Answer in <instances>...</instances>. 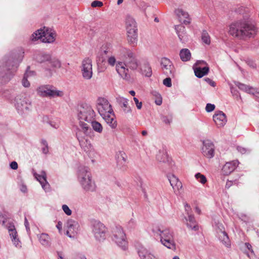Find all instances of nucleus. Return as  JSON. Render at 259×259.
<instances>
[{
  "instance_id": "nucleus-1",
  "label": "nucleus",
  "mask_w": 259,
  "mask_h": 259,
  "mask_svg": "<svg viewBox=\"0 0 259 259\" xmlns=\"http://www.w3.org/2000/svg\"><path fill=\"white\" fill-rule=\"evenodd\" d=\"M22 48L11 52L0 61V84L9 81L24 57Z\"/></svg>"
},
{
  "instance_id": "nucleus-2",
  "label": "nucleus",
  "mask_w": 259,
  "mask_h": 259,
  "mask_svg": "<svg viewBox=\"0 0 259 259\" xmlns=\"http://www.w3.org/2000/svg\"><path fill=\"white\" fill-rule=\"evenodd\" d=\"M256 28L248 20H241L232 23L229 27V33L240 39L253 37L256 33Z\"/></svg>"
},
{
  "instance_id": "nucleus-3",
  "label": "nucleus",
  "mask_w": 259,
  "mask_h": 259,
  "mask_svg": "<svg viewBox=\"0 0 259 259\" xmlns=\"http://www.w3.org/2000/svg\"><path fill=\"white\" fill-rule=\"evenodd\" d=\"M95 116V112L92 107L87 104H81L78 109L77 117L79 120V125L83 131L84 134L88 133L90 125L83 121L90 123Z\"/></svg>"
},
{
  "instance_id": "nucleus-4",
  "label": "nucleus",
  "mask_w": 259,
  "mask_h": 259,
  "mask_svg": "<svg viewBox=\"0 0 259 259\" xmlns=\"http://www.w3.org/2000/svg\"><path fill=\"white\" fill-rule=\"evenodd\" d=\"M138 67V61L136 57L131 60H127L125 63L118 62L116 65V70L123 79L128 80L131 78V75L127 67L135 70L137 69Z\"/></svg>"
},
{
  "instance_id": "nucleus-5",
  "label": "nucleus",
  "mask_w": 259,
  "mask_h": 259,
  "mask_svg": "<svg viewBox=\"0 0 259 259\" xmlns=\"http://www.w3.org/2000/svg\"><path fill=\"white\" fill-rule=\"evenodd\" d=\"M153 232L160 237V242L169 249H175L176 244L174 239V233L169 229H161L159 227L153 229Z\"/></svg>"
},
{
  "instance_id": "nucleus-6",
  "label": "nucleus",
  "mask_w": 259,
  "mask_h": 259,
  "mask_svg": "<svg viewBox=\"0 0 259 259\" xmlns=\"http://www.w3.org/2000/svg\"><path fill=\"white\" fill-rule=\"evenodd\" d=\"M55 33L54 30L44 27L34 32L31 37L32 41L40 39L43 42L51 43L55 40Z\"/></svg>"
},
{
  "instance_id": "nucleus-7",
  "label": "nucleus",
  "mask_w": 259,
  "mask_h": 259,
  "mask_svg": "<svg viewBox=\"0 0 259 259\" xmlns=\"http://www.w3.org/2000/svg\"><path fill=\"white\" fill-rule=\"evenodd\" d=\"M125 26L128 42L131 45L135 46L137 42V28L135 20L131 16L126 17Z\"/></svg>"
},
{
  "instance_id": "nucleus-8",
  "label": "nucleus",
  "mask_w": 259,
  "mask_h": 259,
  "mask_svg": "<svg viewBox=\"0 0 259 259\" xmlns=\"http://www.w3.org/2000/svg\"><path fill=\"white\" fill-rule=\"evenodd\" d=\"M37 95L42 98H53L62 97L63 93L58 90L55 87L50 84L40 85L36 90Z\"/></svg>"
},
{
  "instance_id": "nucleus-9",
  "label": "nucleus",
  "mask_w": 259,
  "mask_h": 259,
  "mask_svg": "<svg viewBox=\"0 0 259 259\" xmlns=\"http://www.w3.org/2000/svg\"><path fill=\"white\" fill-rule=\"evenodd\" d=\"M112 240L123 250H126L128 247V242L125 234L120 226H116L113 228Z\"/></svg>"
},
{
  "instance_id": "nucleus-10",
  "label": "nucleus",
  "mask_w": 259,
  "mask_h": 259,
  "mask_svg": "<svg viewBox=\"0 0 259 259\" xmlns=\"http://www.w3.org/2000/svg\"><path fill=\"white\" fill-rule=\"evenodd\" d=\"M15 106L20 112H24L29 110L31 102L23 94L17 95L14 100Z\"/></svg>"
},
{
  "instance_id": "nucleus-11",
  "label": "nucleus",
  "mask_w": 259,
  "mask_h": 259,
  "mask_svg": "<svg viewBox=\"0 0 259 259\" xmlns=\"http://www.w3.org/2000/svg\"><path fill=\"white\" fill-rule=\"evenodd\" d=\"M92 232L96 239L99 241L104 240L106 238L107 228L102 223L94 221L92 225Z\"/></svg>"
},
{
  "instance_id": "nucleus-12",
  "label": "nucleus",
  "mask_w": 259,
  "mask_h": 259,
  "mask_svg": "<svg viewBox=\"0 0 259 259\" xmlns=\"http://www.w3.org/2000/svg\"><path fill=\"white\" fill-rule=\"evenodd\" d=\"M82 77L85 80L90 79L93 76L92 60L89 57L84 58L80 66Z\"/></svg>"
},
{
  "instance_id": "nucleus-13",
  "label": "nucleus",
  "mask_w": 259,
  "mask_h": 259,
  "mask_svg": "<svg viewBox=\"0 0 259 259\" xmlns=\"http://www.w3.org/2000/svg\"><path fill=\"white\" fill-rule=\"evenodd\" d=\"M195 75L198 78H201L207 75L209 71V67L207 63L203 60H198L193 66Z\"/></svg>"
},
{
  "instance_id": "nucleus-14",
  "label": "nucleus",
  "mask_w": 259,
  "mask_h": 259,
  "mask_svg": "<svg viewBox=\"0 0 259 259\" xmlns=\"http://www.w3.org/2000/svg\"><path fill=\"white\" fill-rule=\"evenodd\" d=\"M97 107L101 116L108 115L113 111L111 104L104 98L100 97L98 99Z\"/></svg>"
},
{
  "instance_id": "nucleus-15",
  "label": "nucleus",
  "mask_w": 259,
  "mask_h": 259,
  "mask_svg": "<svg viewBox=\"0 0 259 259\" xmlns=\"http://www.w3.org/2000/svg\"><path fill=\"white\" fill-rule=\"evenodd\" d=\"M160 66L162 72L167 76L174 77L175 68L172 62L167 58L163 57L160 60Z\"/></svg>"
},
{
  "instance_id": "nucleus-16",
  "label": "nucleus",
  "mask_w": 259,
  "mask_h": 259,
  "mask_svg": "<svg viewBox=\"0 0 259 259\" xmlns=\"http://www.w3.org/2000/svg\"><path fill=\"white\" fill-rule=\"evenodd\" d=\"M117 166L122 171L126 170L127 166V155L122 151H118L116 154Z\"/></svg>"
},
{
  "instance_id": "nucleus-17",
  "label": "nucleus",
  "mask_w": 259,
  "mask_h": 259,
  "mask_svg": "<svg viewBox=\"0 0 259 259\" xmlns=\"http://www.w3.org/2000/svg\"><path fill=\"white\" fill-rule=\"evenodd\" d=\"M79 225L74 220H68L65 225L66 235L70 238H74L77 233Z\"/></svg>"
},
{
  "instance_id": "nucleus-18",
  "label": "nucleus",
  "mask_w": 259,
  "mask_h": 259,
  "mask_svg": "<svg viewBox=\"0 0 259 259\" xmlns=\"http://www.w3.org/2000/svg\"><path fill=\"white\" fill-rule=\"evenodd\" d=\"M202 152L204 156L211 158L214 156V146L212 142L207 140L203 142V146L202 148Z\"/></svg>"
},
{
  "instance_id": "nucleus-19",
  "label": "nucleus",
  "mask_w": 259,
  "mask_h": 259,
  "mask_svg": "<svg viewBox=\"0 0 259 259\" xmlns=\"http://www.w3.org/2000/svg\"><path fill=\"white\" fill-rule=\"evenodd\" d=\"M213 120L218 127H223L227 122L226 114L221 111H217L213 116Z\"/></svg>"
},
{
  "instance_id": "nucleus-20",
  "label": "nucleus",
  "mask_w": 259,
  "mask_h": 259,
  "mask_svg": "<svg viewBox=\"0 0 259 259\" xmlns=\"http://www.w3.org/2000/svg\"><path fill=\"white\" fill-rule=\"evenodd\" d=\"M110 46L108 44L102 46L97 56L98 63H103L106 61L107 55L111 53Z\"/></svg>"
},
{
  "instance_id": "nucleus-21",
  "label": "nucleus",
  "mask_w": 259,
  "mask_h": 259,
  "mask_svg": "<svg viewBox=\"0 0 259 259\" xmlns=\"http://www.w3.org/2000/svg\"><path fill=\"white\" fill-rule=\"evenodd\" d=\"M175 13L179 18V21L185 25L190 24L191 19L188 13L182 9H178L175 11Z\"/></svg>"
},
{
  "instance_id": "nucleus-22",
  "label": "nucleus",
  "mask_w": 259,
  "mask_h": 259,
  "mask_svg": "<svg viewBox=\"0 0 259 259\" xmlns=\"http://www.w3.org/2000/svg\"><path fill=\"white\" fill-rule=\"evenodd\" d=\"M238 88L245 92L251 94L255 97L259 98V90L249 87L243 83L237 82L235 83Z\"/></svg>"
},
{
  "instance_id": "nucleus-23",
  "label": "nucleus",
  "mask_w": 259,
  "mask_h": 259,
  "mask_svg": "<svg viewBox=\"0 0 259 259\" xmlns=\"http://www.w3.org/2000/svg\"><path fill=\"white\" fill-rule=\"evenodd\" d=\"M138 253L141 259H158L156 256L143 246L138 248Z\"/></svg>"
},
{
  "instance_id": "nucleus-24",
  "label": "nucleus",
  "mask_w": 259,
  "mask_h": 259,
  "mask_svg": "<svg viewBox=\"0 0 259 259\" xmlns=\"http://www.w3.org/2000/svg\"><path fill=\"white\" fill-rule=\"evenodd\" d=\"M9 235L11 240L16 246H21V242L18 237V234L14 225L10 224L8 227Z\"/></svg>"
},
{
  "instance_id": "nucleus-25",
  "label": "nucleus",
  "mask_w": 259,
  "mask_h": 259,
  "mask_svg": "<svg viewBox=\"0 0 259 259\" xmlns=\"http://www.w3.org/2000/svg\"><path fill=\"white\" fill-rule=\"evenodd\" d=\"M238 164V160L226 162L222 169V172L224 175H229L236 169Z\"/></svg>"
},
{
  "instance_id": "nucleus-26",
  "label": "nucleus",
  "mask_w": 259,
  "mask_h": 259,
  "mask_svg": "<svg viewBox=\"0 0 259 259\" xmlns=\"http://www.w3.org/2000/svg\"><path fill=\"white\" fill-rule=\"evenodd\" d=\"M175 28L180 40L183 43L186 42L188 40V35L186 33L185 27L179 24L176 25Z\"/></svg>"
},
{
  "instance_id": "nucleus-27",
  "label": "nucleus",
  "mask_w": 259,
  "mask_h": 259,
  "mask_svg": "<svg viewBox=\"0 0 259 259\" xmlns=\"http://www.w3.org/2000/svg\"><path fill=\"white\" fill-rule=\"evenodd\" d=\"M116 100L124 113L132 112V110L130 106L128 105V100L127 99L122 97H118L116 98Z\"/></svg>"
},
{
  "instance_id": "nucleus-28",
  "label": "nucleus",
  "mask_w": 259,
  "mask_h": 259,
  "mask_svg": "<svg viewBox=\"0 0 259 259\" xmlns=\"http://www.w3.org/2000/svg\"><path fill=\"white\" fill-rule=\"evenodd\" d=\"M140 72L146 77H149L152 74V70L149 63L144 61L140 66Z\"/></svg>"
},
{
  "instance_id": "nucleus-29",
  "label": "nucleus",
  "mask_w": 259,
  "mask_h": 259,
  "mask_svg": "<svg viewBox=\"0 0 259 259\" xmlns=\"http://www.w3.org/2000/svg\"><path fill=\"white\" fill-rule=\"evenodd\" d=\"M82 188L86 191H94L95 190L96 186L95 183L92 180V177L87 178L86 180L82 179L81 182H80Z\"/></svg>"
},
{
  "instance_id": "nucleus-30",
  "label": "nucleus",
  "mask_w": 259,
  "mask_h": 259,
  "mask_svg": "<svg viewBox=\"0 0 259 259\" xmlns=\"http://www.w3.org/2000/svg\"><path fill=\"white\" fill-rule=\"evenodd\" d=\"M91 174L89 171V168L85 166H80L78 170V179L80 182H81L82 178L83 180H86L87 178H91Z\"/></svg>"
},
{
  "instance_id": "nucleus-31",
  "label": "nucleus",
  "mask_w": 259,
  "mask_h": 259,
  "mask_svg": "<svg viewBox=\"0 0 259 259\" xmlns=\"http://www.w3.org/2000/svg\"><path fill=\"white\" fill-rule=\"evenodd\" d=\"M102 117L112 129H115L117 127V123L113 111L109 113L108 115H105Z\"/></svg>"
},
{
  "instance_id": "nucleus-32",
  "label": "nucleus",
  "mask_w": 259,
  "mask_h": 259,
  "mask_svg": "<svg viewBox=\"0 0 259 259\" xmlns=\"http://www.w3.org/2000/svg\"><path fill=\"white\" fill-rule=\"evenodd\" d=\"M188 218H185L186 221L187 222L186 225L187 227L192 230L197 231L198 230V226L197 222L195 219L194 216L191 214H188Z\"/></svg>"
},
{
  "instance_id": "nucleus-33",
  "label": "nucleus",
  "mask_w": 259,
  "mask_h": 259,
  "mask_svg": "<svg viewBox=\"0 0 259 259\" xmlns=\"http://www.w3.org/2000/svg\"><path fill=\"white\" fill-rule=\"evenodd\" d=\"M121 54L125 62L127 60H131L136 57L135 53L131 50L127 48H122L120 50Z\"/></svg>"
},
{
  "instance_id": "nucleus-34",
  "label": "nucleus",
  "mask_w": 259,
  "mask_h": 259,
  "mask_svg": "<svg viewBox=\"0 0 259 259\" xmlns=\"http://www.w3.org/2000/svg\"><path fill=\"white\" fill-rule=\"evenodd\" d=\"M156 159L159 162L166 163L169 162V157L166 150L164 148L162 150H159L156 155Z\"/></svg>"
},
{
  "instance_id": "nucleus-35",
  "label": "nucleus",
  "mask_w": 259,
  "mask_h": 259,
  "mask_svg": "<svg viewBox=\"0 0 259 259\" xmlns=\"http://www.w3.org/2000/svg\"><path fill=\"white\" fill-rule=\"evenodd\" d=\"M168 179L174 190H179L180 188L182 187L181 182L174 175H172L168 176Z\"/></svg>"
},
{
  "instance_id": "nucleus-36",
  "label": "nucleus",
  "mask_w": 259,
  "mask_h": 259,
  "mask_svg": "<svg viewBox=\"0 0 259 259\" xmlns=\"http://www.w3.org/2000/svg\"><path fill=\"white\" fill-rule=\"evenodd\" d=\"M42 172L44 175H37L36 176V178L40 183L42 188L46 191H48L50 190V185L47 181L46 173L44 171Z\"/></svg>"
},
{
  "instance_id": "nucleus-37",
  "label": "nucleus",
  "mask_w": 259,
  "mask_h": 259,
  "mask_svg": "<svg viewBox=\"0 0 259 259\" xmlns=\"http://www.w3.org/2000/svg\"><path fill=\"white\" fill-rule=\"evenodd\" d=\"M39 242L45 246H49L51 244L50 236L47 233H41L37 235Z\"/></svg>"
},
{
  "instance_id": "nucleus-38",
  "label": "nucleus",
  "mask_w": 259,
  "mask_h": 259,
  "mask_svg": "<svg viewBox=\"0 0 259 259\" xmlns=\"http://www.w3.org/2000/svg\"><path fill=\"white\" fill-rule=\"evenodd\" d=\"M181 60L183 62L188 61L191 57L190 51L188 49H182L179 54Z\"/></svg>"
},
{
  "instance_id": "nucleus-39",
  "label": "nucleus",
  "mask_w": 259,
  "mask_h": 259,
  "mask_svg": "<svg viewBox=\"0 0 259 259\" xmlns=\"http://www.w3.org/2000/svg\"><path fill=\"white\" fill-rule=\"evenodd\" d=\"M219 238L220 240L226 246L229 247L231 245L229 237L225 231H221L219 234Z\"/></svg>"
},
{
  "instance_id": "nucleus-40",
  "label": "nucleus",
  "mask_w": 259,
  "mask_h": 259,
  "mask_svg": "<svg viewBox=\"0 0 259 259\" xmlns=\"http://www.w3.org/2000/svg\"><path fill=\"white\" fill-rule=\"evenodd\" d=\"M29 67H28L27 68V70L25 73L24 75L23 78L22 80V85L25 87L27 88L30 86V83L27 80V78L30 76H32L35 75V72L29 71Z\"/></svg>"
},
{
  "instance_id": "nucleus-41",
  "label": "nucleus",
  "mask_w": 259,
  "mask_h": 259,
  "mask_svg": "<svg viewBox=\"0 0 259 259\" xmlns=\"http://www.w3.org/2000/svg\"><path fill=\"white\" fill-rule=\"evenodd\" d=\"M35 59L39 63L50 61L51 60V56L48 54L40 53L36 56Z\"/></svg>"
},
{
  "instance_id": "nucleus-42",
  "label": "nucleus",
  "mask_w": 259,
  "mask_h": 259,
  "mask_svg": "<svg viewBox=\"0 0 259 259\" xmlns=\"http://www.w3.org/2000/svg\"><path fill=\"white\" fill-rule=\"evenodd\" d=\"M93 130L99 133H101L103 131V127L100 123L93 120L90 121Z\"/></svg>"
},
{
  "instance_id": "nucleus-43",
  "label": "nucleus",
  "mask_w": 259,
  "mask_h": 259,
  "mask_svg": "<svg viewBox=\"0 0 259 259\" xmlns=\"http://www.w3.org/2000/svg\"><path fill=\"white\" fill-rule=\"evenodd\" d=\"M201 39L203 42L206 45H209L210 43V37L206 31H203L201 35Z\"/></svg>"
},
{
  "instance_id": "nucleus-44",
  "label": "nucleus",
  "mask_w": 259,
  "mask_h": 259,
  "mask_svg": "<svg viewBox=\"0 0 259 259\" xmlns=\"http://www.w3.org/2000/svg\"><path fill=\"white\" fill-rule=\"evenodd\" d=\"M195 177L196 179L202 184H204L207 182V179L205 176L203 175H202L200 172L197 173L195 175Z\"/></svg>"
},
{
  "instance_id": "nucleus-45",
  "label": "nucleus",
  "mask_w": 259,
  "mask_h": 259,
  "mask_svg": "<svg viewBox=\"0 0 259 259\" xmlns=\"http://www.w3.org/2000/svg\"><path fill=\"white\" fill-rule=\"evenodd\" d=\"M40 143L42 146H43L41 148L42 153L45 154H48L49 153V146L47 141L46 140L42 139Z\"/></svg>"
},
{
  "instance_id": "nucleus-46",
  "label": "nucleus",
  "mask_w": 259,
  "mask_h": 259,
  "mask_svg": "<svg viewBox=\"0 0 259 259\" xmlns=\"http://www.w3.org/2000/svg\"><path fill=\"white\" fill-rule=\"evenodd\" d=\"M78 135H79V133H77L76 134L77 139H78V140L79 141L80 146L81 147L83 148L84 149V150H86V149L85 148V147H87V149L89 148L86 145H85V142H87V143H88V140H85V141H84V139L79 137Z\"/></svg>"
},
{
  "instance_id": "nucleus-47",
  "label": "nucleus",
  "mask_w": 259,
  "mask_h": 259,
  "mask_svg": "<svg viewBox=\"0 0 259 259\" xmlns=\"http://www.w3.org/2000/svg\"><path fill=\"white\" fill-rule=\"evenodd\" d=\"M50 63L51 65L56 68H59L61 67V62L58 60L56 59H54L53 60H50Z\"/></svg>"
},
{
  "instance_id": "nucleus-48",
  "label": "nucleus",
  "mask_w": 259,
  "mask_h": 259,
  "mask_svg": "<svg viewBox=\"0 0 259 259\" xmlns=\"http://www.w3.org/2000/svg\"><path fill=\"white\" fill-rule=\"evenodd\" d=\"M62 209L63 210L64 212L68 215H70L72 213L71 210L66 204L62 205Z\"/></svg>"
},
{
  "instance_id": "nucleus-49",
  "label": "nucleus",
  "mask_w": 259,
  "mask_h": 259,
  "mask_svg": "<svg viewBox=\"0 0 259 259\" xmlns=\"http://www.w3.org/2000/svg\"><path fill=\"white\" fill-rule=\"evenodd\" d=\"M163 83L164 85L167 87H171V80L170 76L166 77L163 81Z\"/></svg>"
},
{
  "instance_id": "nucleus-50",
  "label": "nucleus",
  "mask_w": 259,
  "mask_h": 259,
  "mask_svg": "<svg viewBox=\"0 0 259 259\" xmlns=\"http://www.w3.org/2000/svg\"><path fill=\"white\" fill-rule=\"evenodd\" d=\"M107 62L109 65L111 66H114L116 63V59L114 56H110L108 57Z\"/></svg>"
},
{
  "instance_id": "nucleus-51",
  "label": "nucleus",
  "mask_w": 259,
  "mask_h": 259,
  "mask_svg": "<svg viewBox=\"0 0 259 259\" xmlns=\"http://www.w3.org/2000/svg\"><path fill=\"white\" fill-rule=\"evenodd\" d=\"M103 6V3L99 1H94L91 4V6L93 8L101 7Z\"/></svg>"
},
{
  "instance_id": "nucleus-52",
  "label": "nucleus",
  "mask_w": 259,
  "mask_h": 259,
  "mask_svg": "<svg viewBox=\"0 0 259 259\" xmlns=\"http://www.w3.org/2000/svg\"><path fill=\"white\" fill-rule=\"evenodd\" d=\"M215 108V106L214 104H211L210 103H208L206 104L205 110L207 112H210L212 111Z\"/></svg>"
},
{
  "instance_id": "nucleus-53",
  "label": "nucleus",
  "mask_w": 259,
  "mask_h": 259,
  "mask_svg": "<svg viewBox=\"0 0 259 259\" xmlns=\"http://www.w3.org/2000/svg\"><path fill=\"white\" fill-rule=\"evenodd\" d=\"M134 101L136 105V107L138 109H141L142 107V102H140L139 100L136 98L134 97Z\"/></svg>"
},
{
  "instance_id": "nucleus-54",
  "label": "nucleus",
  "mask_w": 259,
  "mask_h": 259,
  "mask_svg": "<svg viewBox=\"0 0 259 259\" xmlns=\"http://www.w3.org/2000/svg\"><path fill=\"white\" fill-rule=\"evenodd\" d=\"M155 96L157 97V99L155 100V103L157 105H160L162 104V98L160 94L156 93Z\"/></svg>"
},
{
  "instance_id": "nucleus-55",
  "label": "nucleus",
  "mask_w": 259,
  "mask_h": 259,
  "mask_svg": "<svg viewBox=\"0 0 259 259\" xmlns=\"http://www.w3.org/2000/svg\"><path fill=\"white\" fill-rule=\"evenodd\" d=\"M24 225H25L26 230L27 233L29 235L30 234V228L29 226V223H28V221L26 217L25 218Z\"/></svg>"
},
{
  "instance_id": "nucleus-56",
  "label": "nucleus",
  "mask_w": 259,
  "mask_h": 259,
  "mask_svg": "<svg viewBox=\"0 0 259 259\" xmlns=\"http://www.w3.org/2000/svg\"><path fill=\"white\" fill-rule=\"evenodd\" d=\"M205 80L211 87H214L216 85L215 82L209 78H205Z\"/></svg>"
},
{
  "instance_id": "nucleus-57",
  "label": "nucleus",
  "mask_w": 259,
  "mask_h": 259,
  "mask_svg": "<svg viewBox=\"0 0 259 259\" xmlns=\"http://www.w3.org/2000/svg\"><path fill=\"white\" fill-rule=\"evenodd\" d=\"M237 149L239 152H240L242 154L246 153V151H247V150L246 148L241 146H237Z\"/></svg>"
},
{
  "instance_id": "nucleus-58",
  "label": "nucleus",
  "mask_w": 259,
  "mask_h": 259,
  "mask_svg": "<svg viewBox=\"0 0 259 259\" xmlns=\"http://www.w3.org/2000/svg\"><path fill=\"white\" fill-rule=\"evenodd\" d=\"M10 167L12 169H17L18 168V164L16 161H13L10 163Z\"/></svg>"
},
{
  "instance_id": "nucleus-59",
  "label": "nucleus",
  "mask_w": 259,
  "mask_h": 259,
  "mask_svg": "<svg viewBox=\"0 0 259 259\" xmlns=\"http://www.w3.org/2000/svg\"><path fill=\"white\" fill-rule=\"evenodd\" d=\"M162 121L166 124H170L171 122V119L168 118L167 116H163L162 117Z\"/></svg>"
},
{
  "instance_id": "nucleus-60",
  "label": "nucleus",
  "mask_w": 259,
  "mask_h": 259,
  "mask_svg": "<svg viewBox=\"0 0 259 259\" xmlns=\"http://www.w3.org/2000/svg\"><path fill=\"white\" fill-rule=\"evenodd\" d=\"M185 210H186V211H187V214H189V211L191 210L190 206L188 203H186L185 204Z\"/></svg>"
},
{
  "instance_id": "nucleus-61",
  "label": "nucleus",
  "mask_w": 259,
  "mask_h": 259,
  "mask_svg": "<svg viewBox=\"0 0 259 259\" xmlns=\"http://www.w3.org/2000/svg\"><path fill=\"white\" fill-rule=\"evenodd\" d=\"M245 245L248 250H249L251 252L253 253V251L252 249V246L250 243H245Z\"/></svg>"
},
{
  "instance_id": "nucleus-62",
  "label": "nucleus",
  "mask_w": 259,
  "mask_h": 259,
  "mask_svg": "<svg viewBox=\"0 0 259 259\" xmlns=\"http://www.w3.org/2000/svg\"><path fill=\"white\" fill-rule=\"evenodd\" d=\"M57 228L59 230V231L60 232L62 228V223L59 221L58 222L57 225H56Z\"/></svg>"
},
{
  "instance_id": "nucleus-63",
  "label": "nucleus",
  "mask_w": 259,
  "mask_h": 259,
  "mask_svg": "<svg viewBox=\"0 0 259 259\" xmlns=\"http://www.w3.org/2000/svg\"><path fill=\"white\" fill-rule=\"evenodd\" d=\"M233 184V182L231 181H228L226 182V188L229 189Z\"/></svg>"
},
{
  "instance_id": "nucleus-64",
  "label": "nucleus",
  "mask_w": 259,
  "mask_h": 259,
  "mask_svg": "<svg viewBox=\"0 0 259 259\" xmlns=\"http://www.w3.org/2000/svg\"><path fill=\"white\" fill-rule=\"evenodd\" d=\"M6 219L3 215H0V223H2V224L3 225H4Z\"/></svg>"
}]
</instances>
